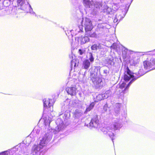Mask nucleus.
<instances>
[{
    "label": "nucleus",
    "instance_id": "obj_6",
    "mask_svg": "<svg viewBox=\"0 0 155 155\" xmlns=\"http://www.w3.org/2000/svg\"><path fill=\"white\" fill-rule=\"evenodd\" d=\"M104 17H103L101 19H99L98 20V21L99 22H100L101 21H102V22L98 24L97 26V28L96 29V31L98 32L99 33H101L103 31V29L104 28H108L110 27V26L107 24V22L104 21Z\"/></svg>",
    "mask_w": 155,
    "mask_h": 155
},
{
    "label": "nucleus",
    "instance_id": "obj_25",
    "mask_svg": "<svg viewBox=\"0 0 155 155\" xmlns=\"http://www.w3.org/2000/svg\"><path fill=\"white\" fill-rule=\"evenodd\" d=\"M95 105V104L94 103H91L88 107H87L85 112L87 113L90 111L92 109H93Z\"/></svg>",
    "mask_w": 155,
    "mask_h": 155
},
{
    "label": "nucleus",
    "instance_id": "obj_29",
    "mask_svg": "<svg viewBox=\"0 0 155 155\" xmlns=\"http://www.w3.org/2000/svg\"><path fill=\"white\" fill-rule=\"evenodd\" d=\"M113 59L112 58H107L105 60V64H108V65H111Z\"/></svg>",
    "mask_w": 155,
    "mask_h": 155
},
{
    "label": "nucleus",
    "instance_id": "obj_14",
    "mask_svg": "<svg viewBox=\"0 0 155 155\" xmlns=\"http://www.w3.org/2000/svg\"><path fill=\"white\" fill-rule=\"evenodd\" d=\"M17 3L19 8L24 11H26L28 3H25V0H18Z\"/></svg>",
    "mask_w": 155,
    "mask_h": 155
},
{
    "label": "nucleus",
    "instance_id": "obj_38",
    "mask_svg": "<svg viewBox=\"0 0 155 155\" xmlns=\"http://www.w3.org/2000/svg\"><path fill=\"white\" fill-rule=\"evenodd\" d=\"M85 50L84 49H79L78 50V53L81 55H82L84 53Z\"/></svg>",
    "mask_w": 155,
    "mask_h": 155
},
{
    "label": "nucleus",
    "instance_id": "obj_40",
    "mask_svg": "<svg viewBox=\"0 0 155 155\" xmlns=\"http://www.w3.org/2000/svg\"><path fill=\"white\" fill-rule=\"evenodd\" d=\"M78 112L80 113L79 112V110H76L75 111L74 113H75V115L77 116H78L79 115H81V113L79 114V115H78Z\"/></svg>",
    "mask_w": 155,
    "mask_h": 155
},
{
    "label": "nucleus",
    "instance_id": "obj_36",
    "mask_svg": "<svg viewBox=\"0 0 155 155\" xmlns=\"http://www.w3.org/2000/svg\"><path fill=\"white\" fill-rule=\"evenodd\" d=\"M9 10L10 11L11 10L12 12L10 13L12 14V15H16V10L15 8H8Z\"/></svg>",
    "mask_w": 155,
    "mask_h": 155
},
{
    "label": "nucleus",
    "instance_id": "obj_1",
    "mask_svg": "<svg viewBox=\"0 0 155 155\" xmlns=\"http://www.w3.org/2000/svg\"><path fill=\"white\" fill-rule=\"evenodd\" d=\"M84 7L88 10L90 16L93 17L97 15L102 7V2H94L92 0H82Z\"/></svg>",
    "mask_w": 155,
    "mask_h": 155
},
{
    "label": "nucleus",
    "instance_id": "obj_8",
    "mask_svg": "<svg viewBox=\"0 0 155 155\" xmlns=\"http://www.w3.org/2000/svg\"><path fill=\"white\" fill-rule=\"evenodd\" d=\"M81 24L82 27H84L85 31L92 30L93 28L91 20L88 18H83L82 20L81 21Z\"/></svg>",
    "mask_w": 155,
    "mask_h": 155
},
{
    "label": "nucleus",
    "instance_id": "obj_16",
    "mask_svg": "<svg viewBox=\"0 0 155 155\" xmlns=\"http://www.w3.org/2000/svg\"><path fill=\"white\" fill-rule=\"evenodd\" d=\"M83 28L82 26H77L75 29H72L70 31L71 35L72 37L73 36L76 35L78 34V33L83 31Z\"/></svg>",
    "mask_w": 155,
    "mask_h": 155
},
{
    "label": "nucleus",
    "instance_id": "obj_15",
    "mask_svg": "<svg viewBox=\"0 0 155 155\" xmlns=\"http://www.w3.org/2000/svg\"><path fill=\"white\" fill-rule=\"evenodd\" d=\"M43 104L44 109L46 108L47 107H49L50 109H51V107H52L53 108V102L52 99H45L43 100ZM50 111H53V110H51V109Z\"/></svg>",
    "mask_w": 155,
    "mask_h": 155
},
{
    "label": "nucleus",
    "instance_id": "obj_37",
    "mask_svg": "<svg viewBox=\"0 0 155 155\" xmlns=\"http://www.w3.org/2000/svg\"><path fill=\"white\" fill-rule=\"evenodd\" d=\"M109 73V71L105 69L103 70V74L104 76H106Z\"/></svg>",
    "mask_w": 155,
    "mask_h": 155
},
{
    "label": "nucleus",
    "instance_id": "obj_17",
    "mask_svg": "<svg viewBox=\"0 0 155 155\" xmlns=\"http://www.w3.org/2000/svg\"><path fill=\"white\" fill-rule=\"evenodd\" d=\"M90 39L87 36H81L78 38V42L81 45H83L89 41Z\"/></svg>",
    "mask_w": 155,
    "mask_h": 155
},
{
    "label": "nucleus",
    "instance_id": "obj_41",
    "mask_svg": "<svg viewBox=\"0 0 155 155\" xmlns=\"http://www.w3.org/2000/svg\"><path fill=\"white\" fill-rule=\"evenodd\" d=\"M26 150L25 146L23 148V150H21V152L23 153H25V150Z\"/></svg>",
    "mask_w": 155,
    "mask_h": 155
},
{
    "label": "nucleus",
    "instance_id": "obj_43",
    "mask_svg": "<svg viewBox=\"0 0 155 155\" xmlns=\"http://www.w3.org/2000/svg\"><path fill=\"white\" fill-rule=\"evenodd\" d=\"M104 110L105 111H106L107 110V107H106L105 106H104Z\"/></svg>",
    "mask_w": 155,
    "mask_h": 155
},
{
    "label": "nucleus",
    "instance_id": "obj_10",
    "mask_svg": "<svg viewBox=\"0 0 155 155\" xmlns=\"http://www.w3.org/2000/svg\"><path fill=\"white\" fill-rule=\"evenodd\" d=\"M121 104H116L115 105L114 113V116L113 117L112 119L114 118H118V119L121 118V126H122V120L123 119L124 117L123 116H122L121 115L120 116L119 115L121 110Z\"/></svg>",
    "mask_w": 155,
    "mask_h": 155
},
{
    "label": "nucleus",
    "instance_id": "obj_21",
    "mask_svg": "<svg viewBox=\"0 0 155 155\" xmlns=\"http://www.w3.org/2000/svg\"><path fill=\"white\" fill-rule=\"evenodd\" d=\"M113 4L112 5V8L114 9H117L118 8L119 4L120 2H122L121 0H113Z\"/></svg>",
    "mask_w": 155,
    "mask_h": 155
},
{
    "label": "nucleus",
    "instance_id": "obj_11",
    "mask_svg": "<svg viewBox=\"0 0 155 155\" xmlns=\"http://www.w3.org/2000/svg\"><path fill=\"white\" fill-rule=\"evenodd\" d=\"M94 76L95 75L92 74L91 75V79L94 86L96 87L99 88L102 86L103 85V82L101 78H94L93 76Z\"/></svg>",
    "mask_w": 155,
    "mask_h": 155
},
{
    "label": "nucleus",
    "instance_id": "obj_3",
    "mask_svg": "<svg viewBox=\"0 0 155 155\" xmlns=\"http://www.w3.org/2000/svg\"><path fill=\"white\" fill-rule=\"evenodd\" d=\"M52 138V133L50 132L45 134L41 140L39 144L34 145L32 148L31 153L33 155H40L41 150L51 140Z\"/></svg>",
    "mask_w": 155,
    "mask_h": 155
},
{
    "label": "nucleus",
    "instance_id": "obj_27",
    "mask_svg": "<svg viewBox=\"0 0 155 155\" xmlns=\"http://www.w3.org/2000/svg\"><path fill=\"white\" fill-rule=\"evenodd\" d=\"M27 8H28L29 9L28 11L27 10H26L27 12H29L32 15H35L36 16H37V15L33 11L32 8L31 6L29 4H28V6Z\"/></svg>",
    "mask_w": 155,
    "mask_h": 155
},
{
    "label": "nucleus",
    "instance_id": "obj_35",
    "mask_svg": "<svg viewBox=\"0 0 155 155\" xmlns=\"http://www.w3.org/2000/svg\"><path fill=\"white\" fill-rule=\"evenodd\" d=\"M76 60L75 59H72L71 61V67L72 68L74 66V67H75L76 65Z\"/></svg>",
    "mask_w": 155,
    "mask_h": 155
},
{
    "label": "nucleus",
    "instance_id": "obj_13",
    "mask_svg": "<svg viewBox=\"0 0 155 155\" xmlns=\"http://www.w3.org/2000/svg\"><path fill=\"white\" fill-rule=\"evenodd\" d=\"M56 123L57 125V127L55 128V130L56 132L54 133L55 134L60 130L63 129L64 127V125L63 121L60 119H58L56 121Z\"/></svg>",
    "mask_w": 155,
    "mask_h": 155
},
{
    "label": "nucleus",
    "instance_id": "obj_23",
    "mask_svg": "<svg viewBox=\"0 0 155 155\" xmlns=\"http://www.w3.org/2000/svg\"><path fill=\"white\" fill-rule=\"evenodd\" d=\"M91 48L92 50L95 51L101 48V46L99 44H94L91 46Z\"/></svg>",
    "mask_w": 155,
    "mask_h": 155
},
{
    "label": "nucleus",
    "instance_id": "obj_2",
    "mask_svg": "<svg viewBox=\"0 0 155 155\" xmlns=\"http://www.w3.org/2000/svg\"><path fill=\"white\" fill-rule=\"evenodd\" d=\"M121 119L118 118H114L111 119V124L110 126H106L103 127L101 129V131L104 134H107L111 139L113 142L114 139V132L119 130L122 127L121 126Z\"/></svg>",
    "mask_w": 155,
    "mask_h": 155
},
{
    "label": "nucleus",
    "instance_id": "obj_34",
    "mask_svg": "<svg viewBox=\"0 0 155 155\" xmlns=\"http://www.w3.org/2000/svg\"><path fill=\"white\" fill-rule=\"evenodd\" d=\"M144 54V52H136L134 54V56H136L140 58V57Z\"/></svg>",
    "mask_w": 155,
    "mask_h": 155
},
{
    "label": "nucleus",
    "instance_id": "obj_46",
    "mask_svg": "<svg viewBox=\"0 0 155 155\" xmlns=\"http://www.w3.org/2000/svg\"><path fill=\"white\" fill-rule=\"evenodd\" d=\"M64 111H63V112L61 114H60V115H61V114H62L63 113H64Z\"/></svg>",
    "mask_w": 155,
    "mask_h": 155
},
{
    "label": "nucleus",
    "instance_id": "obj_7",
    "mask_svg": "<svg viewBox=\"0 0 155 155\" xmlns=\"http://www.w3.org/2000/svg\"><path fill=\"white\" fill-rule=\"evenodd\" d=\"M104 17H103L101 19H99L98 20V21L99 22H100L101 21H102V22L98 24L97 26V28L96 29V31L98 32L99 33H101L103 31V29L104 28H108L110 27V26L107 24V22L104 21Z\"/></svg>",
    "mask_w": 155,
    "mask_h": 155
},
{
    "label": "nucleus",
    "instance_id": "obj_12",
    "mask_svg": "<svg viewBox=\"0 0 155 155\" xmlns=\"http://www.w3.org/2000/svg\"><path fill=\"white\" fill-rule=\"evenodd\" d=\"M98 122V117L97 116H95L92 119L89 124H88L87 126L91 129L97 128L99 124Z\"/></svg>",
    "mask_w": 155,
    "mask_h": 155
},
{
    "label": "nucleus",
    "instance_id": "obj_26",
    "mask_svg": "<svg viewBox=\"0 0 155 155\" xmlns=\"http://www.w3.org/2000/svg\"><path fill=\"white\" fill-rule=\"evenodd\" d=\"M103 99L102 94H99L96 96L95 98H94V101L97 102L99 101H100Z\"/></svg>",
    "mask_w": 155,
    "mask_h": 155
},
{
    "label": "nucleus",
    "instance_id": "obj_32",
    "mask_svg": "<svg viewBox=\"0 0 155 155\" xmlns=\"http://www.w3.org/2000/svg\"><path fill=\"white\" fill-rule=\"evenodd\" d=\"M88 56L89 59L90 60L91 62H93L94 60V58L93 56L92 53L91 52H89L88 53Z\"/></svg>",
    "mask_w": 155,
    "mask_h": 155
},
{
    "label": "nucleus",
    "instance_id": "obj_33",
    "mask_svg": "<svg viewBox=\"0 0 155 155\" xmlns=\"http://www.w3.org/2000/svg\"><path fill=\"white\" fill-rule=\"evenodd\" d=\"M51 122V120L49 119V118H47V117H46V119L44 120V123L45 126H49Z\"/></svg>",
    "mask_w": 155,
    "mask_h": 155
},
{
    "label": "nucleus",
    "instance_id": "obj_30",
    "mask_svg": "<svg viewBox=\"0 0 155 155\" xmlns=\"http://www.w3.org/2000/svg\"><path fill=\"white\" fill-rule=\"evenodd\" d=\"M122 54L123 56L126 57L127 56L128 50L127 48L123 47L122 49Z\"/></svg>",
    "mask_w": 155,
    "mask_h": 155
},
{
    "label": "nucleus",
    "instance_id": "obj_47",
    "mask_svg": "<svg viewBox=\"0 0 155 155\" xmlns=\"http://www.w3.org/2000/svg\"><path fill=\"white\" fill-rule=\"evenodd\" d=\"M72 107H75V106L74 105L72 106Z\"/></svg>",
    "mask_w": 155,
    "mask_h": 155
},
{
    "label": "nucleus",
    "instance_id": "obj_19",
    "mask_svg": "<svg viewBox=\"0 0 155 155\" xmlns=\"http://www.w3.org/2000/svg\"><path fill=\"white\" fill-rule=\"evenodd\" d=\"M92 30H88V31H85V35L87 37H90L91 38H96L97 35V34L95 32L91 31Z\"/></svg>",
    "mask_w": 155,
    "mask_h": 155
},
{
    "label": "nucleus",
    "instance_id": "obj_42",
    "mask_svg": "<svg viewBox=\"0 0 155 155\" xmlns=\"http://www.w3.org/2000/svg\"><path fill=\"white\" fill-rule=\"evenodd\" d=\"M70 30H69H69H68V31H67V32H68V35L67 33V32H66V31H65V33H66V35H67V36H70V35H71V33H70Z\"/></svg>",
    "mask_w": 155,
    "mask_h": 155
},
{
    "label": "nucleus",
    "instance_id": "obj_9",
    "mask_svg": "<svg viewBox=\"0 0 155 155\" xmlns=\"http://www.w3.org/2000/svg\"><path fill=\"white\" fill-rule=\"evenodd\" d=\"M143 66L146 70H151L155 69V58L151 59L150 61H145L143 62Z\"/></svg>",
    "mask_w": 155,
    "mask_h": 155
},
{
    "label": "nucleus",
    "instance_id": "obj_39",
    "mask_svg": "<svg viewBox=\"0 0 155 155\" xmlns=\"http://www.w3.org/2000/svg\"><path fill=\"white\" fill-rule=\"evenodd\" d=\"M105 9H106L105 10L107 12H109L110 10V8L108 7L106 5L105 7Z\"/></svg>",
    "mask_w": 155,
    "mask_h": 155
},
{
    "label": "nucleus",
    "instance_id": "obj_20",
    "mask_svg": "<svg viewBox=\"0 0 155 155\" xmlns=\"http://www.w3.org/2000/svg\"><path fill=\"white\" fill-rule=\"evenodd\" d=\"M90 65V63L88 59L85 60L83 64V67L84 68L87 69L89 67Z\"/></svg>",
    "mask_w": 155,
    "mask_h": 155
},
{
    "label": "nucleus",
    "instance_id": "obj_24",
    "mask_svg": "<svg viewBox=\"0 0 155 155\" xmlns=\"http://www.w3.org/2000/svg\"><path fill=\"white\" fill-rule=\"evenodd\" d=\"M111 94L110 91H107L104 94H102L103 99H106L109 97Z\"/></svg>",
    "mask_w": 155,
    "mask_h": 155
},
{
    "label": "nucleus",
    "instance_id": "obj_5",
    "mask_svg": "<svg viewBox=\"0 0 155 155\" xmlns=\"http://www.w3.org/2000/svg\"><path fill=\"white\" fill-rule=\"evenodd\" d=\"M132 1L133 0H131L130 2V4L128 5L127 7V6L121 5L119 8H117L116 10V9H114V10H116L117 11V14L114 18V23L118 22L117 24L125 17Z\"/></svg>",
    "mask_w": 155,
    "mask_h": 155
},
{
    "label": "nucleus",
    "instance_id": "obj_18",
    "mask_svg": "<svg viewBox=\"0 0 155 155\" xmlns=\"http://www.w3.org/2000/svg\"><path fill=\"white\" fill-rule=\"evenodd\" d=\"M66 91L67 93L71 96H74L76 94V89L74 87H68L66 88Z\"/></svg>",
    "mask_w": 155,
    "mask_h": 155
},
{
    "label": "nucleus",
    "instance_id": "obj_44",
    "mask_svg": "<svg viewBox=\"0 0 155 155\" xmlns=\"http://www.w3.org/2000/svg\"><path fill=\"white\" fill-rule=\"evenodd\" d=\"M39 130H37L36 132V133L37 134H39Z\"/></svg>",
    "mask_w": 155,
    "mask_h": 155
},
{
    "label": "nucleus",
    "instance_id": "obj_4",
    "mask_svg": "<svg viewBox=\"0 0 155 155\" xmlns=\"http://www.w3.org/2000/svg\"><path fill=\"white\" fill-rule=\"evenodd\" d=\"M148 71H144L142 69H140L138 72L133 73L129 69L128 67H127L125 69V73L124 77V80L126 81H129L130 79L132 80L129 83L126 89H127L130 87L131 84L136 79L146 74Z\"/></svg>",
    "mask_w": 155,
    "mask_h": 155
},
{
    "label": "nucleus",
    "instance_id": "obj_45",
    "mask_svg": "<svg viewBox=\"0 0 155 155\" xmlns=\"http://www.w3.org/2000/svg\"><path fill=\"white\" fill-rule=\"evenodd\" d=\"M114 45H113V46H111L112 48H113V47H114V49H115L116 48V46H114Z\"/></svg>",
    "mask_w": 155,
    "mask_h": 155
},
{
    "label": "nucleus",
    "instance_id": "obj_28",
    "mask_svg": "<svg viewBox=\"0 0 155 155\" xmlns=\"http://www.w3.org/2000/svg\"><path fill=\"white\" fill-rule=\"evenodd\" d=\"M133 61L134 64L135 65L138 63L140 61V58L136 56H134V55L133 56Z\"/></svg>",
    "mask_w": 155,
    "mask_h": 155
},
{
    "label": "nucleus",
    "instance_id": "obj_31",
    "mask_svg": "<svg viewBox=\"0 0 155 155\" xmlns=\"http://www.w3.org/2000/svg\"><path fill=\"white\" fill-rule=\"evenodd\" d=\"M129 83L126 86V84L124 83H123L120 85V88L121 89H123L124 88V89L123 90V91L124 93L125 92V91H126L127 90H128L129 87L127 89H126L127 86L128 85Z\"/></svg>",
    "mask_w": 155,
    "mask_h": 155
},
{
    "label": "nucleus",
    "instance_id": "obj_22",
    "mask_svg": "<svg viewBox=\"0 0 155 155\" xmlns=\"http://www.w3.org/2000/svg\"><path fill=\"white\" fill-rule=\"evenodd\" d=\"M2 1L4 6L5 7H7L9 6L11 3H12L13 0H3Z\"/></svg>",
    "mask_w": 155,
    "mask_h": 155
}]
</instances>
